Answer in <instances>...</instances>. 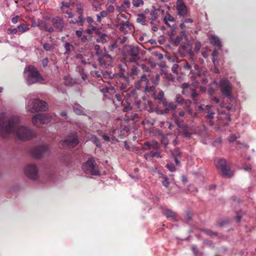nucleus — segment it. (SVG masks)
I'll return each mask as SVG.
<instances>
[{
	"label": "nucleus",
	"mask_w": 256,
	"mask_h": 256,
	"mask_svg": "<svg viewBox=\"0 0 256 256\" xmlns=\"http://www.w3.org/2000/svg\"><path fill=\"white\" fill-rule=\"evenodd\" d=\"M20 119L18 116H6L5 114H0V135L6 136L10 132H14L18 138L22 140H30L36 136V133L30 128L20 126Z\"/></svg>",
	"instance_id": "1"
},
{
	"label": "nucleus",
	"mask_w": 256,
	"mask_h": 256,
	"mask_svg": "<svg viewBox=\"0 0 256 256\" xmlns=\"http://www.w3.org/2000/svg\"><path fill=\"white\" fill-rule=\"evenodd\" d=\"M24 78L28 85L37 83H41L44 78L37 68L34 66L30 65L26 66L24 71Z\"/></svg>",
	"instance_id": "2"
},
{
	"label": "nucleus",
	"mask_w": 256,
	"mask_h": 256,
	"mask_svg": "<svg viewBox=\"0 0 256 256\" xmlns=\"http://www.w3.org/2000/svg\"><path fill=\"white\" fill-rule=\"evenodd\" d=\"M214 83L216 84L217 87L220 89L224 98H227L231 102L234 100V98L232 95L233 86L229 80L226 78H223L218 82L214 80Z\"/></svg>",
	"instance_id": "3"
},
{
	"label": "nucleus",
	"mask_w": 256,
	"mask_h": 256,
	"mask_svg": "<svg viewBox=\"0 0 256 256\" xmlns=\"http://www.w3.org/2000/svg\"><path fill=\"white\" fill-rule=\"evenodd\" d=\"M83 172L91 176H98L100 174L99 166L92 158H90L88 160L84 162L82 166Z\"/></svg>",
	"instance_id": "4"
},
{
	"label": "nucleus",
	"mask_w": 256,
	"mask_h": 256,
	"mask_svg": "<svg viewBox=\"0 0 256 256\" xmlns=\"http://www.w3.org/2000/svg\"><path fill=\"white\" fill-rule=\"evenodd\" d=\"M27 108L30 112L34 113L39 111H46L47 106L46 102L38 98H32L28 101Z\"/></svg>",
	"instance_id": "5"
},
{
	"label": "nucleus",
	"mask_w": 256,
	"mask_h": 256,
	"mask_svg": "<svg viewBox=\"0 0 256 256\" xmlns=\"http://www.w3.org/2000/svg\"><path fill=\"white\" fill-rule=\"evenodd\" d=\"M216 167L220 170L222 174L227 178L232 177L234 172L231 170L229 164L224 158H220L217 162H215Z\"/></svg>",
	"instance_id": "6"
},
{
	"label": "nucleus",
	"mask_w": 256,
	"mask_h": 256,
	"mask_svg": "<svg viewBox=\"0 0 256 256\" xmlns=\"http://www.w3.org/2000/svg\"><path fill=\"white\" fill-rule=\"evenodd\" d=\"M24 172L26 177L30 180H34L38 177V168L34 164H27L24 168Z\"/></svg>",
	"instance_id": "7"
},
{
	"label": "nucleus",
	"mask_w": 256,
	"mask_h": 256,
	"mask_svg": "<svg viewBox=\"0 0 256 256\" xmlns=\"http://www.w3.org/2000/svg\"><path fill=\"white\" fill-rule=\"evenodd\" d=\"M48 146L47 145H42L34 147L31 150L32 156L36 159L43 158L48 152Z\"/></svg>",
	"instance_id": "8"
},
{
	"label": "nucleus",
	"mask_w": 256,
	"mask_h": 256,
	"mask_svg": "<svg viewBox=\"0 0 256 256\" xmlns=\"http://www.w3.org/2000/svg\"><path fill=\"white\" fill-rule=\"evenodd\" d=\"M51 120V118L46 114H39L34 115L32 118V123L34 125H36L38 122L40 124H47Z\"/></svg>",
	"instance_id": "9"
},
{
	"label": "nucleus",
	"mask_w": 256,
	"mask_h": 256,
	"mask_svg": "<svg viewBox=\"0 0 256 256\" xmlns=\"http://www.w3.org/2000/svg\"><path fill=\"white\" fill-rule=\"evenodd\" d=\"M130 49L128 52V54L132 56V58L130 59L129 62H136L140 59L138 56L140 48L138 46H130Z\"/></svg>",
	"instance_id": "10"
},
{
	"label": "nucleus",
	"mask_w": 256,
	"mask_h": 256,
	"mask_svg": "<svg viewBox=\"0 0 256 256\" xmlns=\"http://www.w3.org/2000/svg\"><path fill=\"white\" fill-rule=\"evenodd\" d=\"M79 143V140L76 134H72L64 140V144L68 146L74 148Z\"/></svg>",
	"instance_id": "11"
},
{
	"label": "nucleus",
	"mask_w": 256,
	"mask_h": 256,
	"mask_svg": "<svg viewBox=\"0 0 256 256\" xmlns=\"http://www.w3.org/2000/svg\"><path fill=\"white\" fill-rule=\"evenodd\" d=\"M176 9L178 11V14L180 16H186L188 10L185 5L184 0H178L176 2Z\"/></svg>",
	"instance_id": "12"
},
{
	"label": "nucleus",
	"mask_w": 256,
	"mask_h": 256,
	"mask_svg": "<svg viewBox=\"0 0 256 256\" xmlns=\"http://www.w3.org/2000/svg\"><path fill=\"white\" fill-rule=\"evenodd\" d=\"M52 22L54 28L58 32H62L64 28V22L63 19L59 16H56L52 20Z\"/></svg>",
	"instance_id": "13"
},
{
	"label": "nucleus",
	"mask_w": 256,
	"mask_h": 256,
	"mask_svg": "<svg viewBox=\"0 0 256 256\" xmlns=\"http://www.w3.org/2000/svg\"><path fill=\"white\" fill-rule=\"evenodd\" d=\"M184 38L186 40H188V36L186 35L184 30L181 32L180 34L176 36V38H168L169 42L172 43L174 46H178L180 44L182 40Z\"/></svg>",
	"instance_id": "14"
},
{
	"label": "nucleus",
	"mask_w": 256,
	"mask_h": 256,
	"mask_svg": "<svg viewBox=\"0 0 256 256\" xmlns=\"http://www.w3.org/2000/svg\"><path fill=\"white\" fill-rule=\"evenodd\" d=\"M210 44L218 50H222V44L220 38L215 34H211L210 38Z\"/></svg>",
	"instance_id": "15"
},
{
	"label": "nucleus",
	"mask_w": 256,
	"mask_h": 256,
	"mask_svg": "<svg viewBox=\"0 0 256 256\" xmlns=\"http://www.w3.org/2000/svg\"><path fill=\"white\" fill-rule=\"evenodd\" d=\"M171 155L174 159L175 163L176 166H180V160L182 157V152L178 148H176L173 150H171Z\"/></svg>",
	"instance_id": "16"
},
{
	"label": "nucleus",
	"mask_w": 256,
	"mask_h": 256,
	"mask_svg": "<svg viewBox=\"0 0 256 256\" xmlns=\"http://www.w3.org/2000/svg\"><path fill=\"white\" fill-rule=\"evenodd\" d=\"M73 110L74 113L77 115H86V114L84 112V108L79 104H75L73 106Z\"/></svg>",
	"instance_id": "17"
},
{
	"label": "nucleus",
	"mask_w": 256,
	"mask_h": 256,
	"mask_svg": "<svg viewBox=\"0 0 256 256\" xmlns=\"http://www.w3.org/2000/svg\"><path fill=\"white\" fill-rule=\"evenodd\" d=\"M164 214L168 218H170L172 221L175 220L176 213L170 209H166L162 211Z\"/></svg>",
	"instance_id": "18"
},
{
	"label": "nucleus",
	"mask_w": 256,
	"mask_h": 256,
	"mask_svg": "<svg viewBox=\"0 0 256 256\" xmlns=\"http://www.w3.org/2000/svg\"><path fill=\"white\" fill-rule=\"evenodd\" d=\"M90 140L91 142L96 145V146L98 148H101L102 143L98 138L95 135L92 134L90 136Z\"/></svg>",
	"instance_id": "19"
},
{
	"label": "nucleus",
	"mask_w": 256,
	"mask_h": 256,
	"mask_svg": "<svg viewBox=\"0 0 256 256\" xmlns=\"http://www.w3.org/2000/svg\"><path fill=\"white\" fill-rule=\"evenodd\" d=\"M18 32L20 34L24 33L29 30L28 24H20L18 26Z\"/></svg>",
	"instance_id": "20"
},
{
	"label": "nucleus",
	"mask_w": 256,
	"mask_h": 256,
	"mask_svg": "<svg viewBox=\"0 0 256 256\" xmlns=\"http://www.w3.org/2000/svg\"><path fill=\"white\" fill-rule=\"evenodd\" d=\"M118 67L119 68L120 72L118 73H116V74H115V76H116L118 78H122L124 77L126 70L124 66L121 64H118Z\"/></svg>",
	"instance_id": "21"
},
{
	"label": "nucleus",
	"mask_w": 256,
	"mask_h": 256,
	"mask_svg": "<svg viewBox=\"0 0 256 256\" xmlns=\"http://www.w3.org/2000/svg\"><path fill=\"white\" fill-rule=\"evenodd\" d=\"M139 72V70L138 68L136 66H133L130 71L128 72L127 74L130 76H133L136 75Z\"/></svg>",
	"instance_id": "22"
},
{
	"label": "nucleus",
	"mask_w": 256,
	"mask_h": 256,
	"mask_svg": "<svg viewBox=\"0 0 256 256\" xmlns=\"http://www.w3.org/2000/svg\"><path fill=\"white\" fill-rule=\"evenodd\" d=\"M115 74H116V73L113 74L112 72H106L103 73V76L105 78H108L110 79L117 78Z\"/></svg>",
	"instance_id": "23"
},
{
	"label": "nucleus",
	"mask_w": 256,
	"mask_h": 256,
	"mask_svg": "<svg viewBox=\"0 0 256 256\" xmlns=\"http://www.w3.org/2000/svg\"><path fill=\"white\" fill-rule=\"evenodd\" d=\"M106 36L107 35L106 34H102L98 38H97L96 42L98 43L101 42L102 44L106 42L107 41L106 38Z\"/></svg>",
	"instance_id": "24"
},
{
	"label": "nucleus",
	"mask_w": 256,
	"mask_h": 256,
	"mask_svg": "<svg viewBox=\"0 0 256 256\" xmlns=\"http://www.w3.org/2000/svg\"><path fill=\"white\" fill-rule=\"evenodd\" d=\"M202 232H204L205 234H206L207 235L210 236H217L218 234L216 232H214V231H212L208 229H203L202 230Z\"/></svg>",
	"instance_id": "25"
},
{
	"label": "nucleus",
	"mask_w": 256,
	"mask_h": 256,
	"mask_svg": "<svg viewBox=\"0 0 256 256\" xmlns=\"http://www.w3.org/2000/svg\"><path fill=\"white\" fill-rule=\"evenodd\" d=\"M102 56L104 58L107 59L108 62L109 63L112 62L113 60L112 56L108 54L105 48H104V54H102Z\"/></svg>",
	"instance_id": "26"
},
{
	"label": "nucleus",
	"mask_w": 256,
	"mask_h": 256,
	"mask_svg": "<svg viewBox=\"0 0 256 256\" xmlns=\"http://www.w3.org/2000/svg\"><path fill=\"white\" fill-rule=\"evenodd\" d=\"M36 26H38L40 29H44L45 30L47 26L46 22L43 20H40L36 24Z\"/></svg>",
	"instance_id": "27"
},
{
	"label": "nucleus",
	"mask_w": 256,
	"mask_h": 256,
	"mask_svg": "<svg viewBox=\"0 0 256 256\" xmlns=\"http://www.w3.org/2000/svg\"><path fill=\"white\" fill-rule=\"evenodd\" d=\"M176 102L178 104H182L184 101V99L180 94H176L175 97Z\"/></svg>",
	"instance_id": "28"
},
{
	"label": "nucleus",
	"mask_w": 256,
	"mask_h": 256,
	"mask_svg": "<svg viewBox=\"0 0 256 256\" xmlns=\"http://www.w3.org/2000/svg\"><path fill=\"white\" fill-rule=\"evenodd\" d=\"M98 61L100 63V64L101 65V66H106V64H107V63H108V62L106 58H104L102 56H100L98 58Z\"/></svg>",
	"instance_id": "29"
},
{
	"label": "nucleus",
	"mask_w": 256,
	"mask_h": 256,
	"mask_svg": "<svg viewBox=\"0 0 256 256\" xmlns=\"http://www.w3.org/2000/svg\"><path fill=\"white\" fill-rule=\"evenodd\" d=\"M150 156L151 158L156 157L157 158H162V155H161V154H160V152H158V151L153 152V151H152V152H150Z\"/></svg>",
	"instance_id": "30"
},
{
	"label": "nucleus",
	"mask_w": 256,
	"mask_h": 256,
	"mask_svg": "<svg viewBox=\"0 0 256 256\" xmlns=\"http://www.w3.org/2000/svg\"><path fill=\"white\" fill-rule=\"evenodd\" d=\"M228 223H229V220H227V219L222 220H221L220 221L218 222L216 224V226L218 227H222Z\"/></svg>",
	"instance_id": "31"
},
{
	"label": "nucleus",
	"mask_w": 256,
	"mask_h": 256,
	"mask_svg": "<svg viewBox=\"0 0 256 256\" xmlns=\"http://www.w3.org/2000/svg\"><path fill=\"white\" fill-rule=\"evenodd\" d=\"M152 148V144L148 142H146L144 144L142 150H150Z\"/></svg>",
	"instance_id": "32"
},
{
	"label": "nucleus",
	"mask_w": 256,
	"mask_h": 256,
	"mask_svg": "<svg viewBox=\"0 0 256 256\" xmlns=\"http://www.w3.org/2000/svg\"><path fill=\"white\" fill-rule=\"evenodd\" d=\"M176 26L174 25H172L171 27V31L168 32V34L169 36V38H174L175 34Z\"/></svg>",
	"instance_id": "33"
},
{
	"label": "nucleus",
	"mask_w": 256,
	"mask_h": 256,
	"mask_svg": "<svg viewBox=\"0 0 256 256\" xmlns=\"http://www.w3.org/2000/svg\"><path fill=\"white\" fill-rule=\"evenodd\" d=\"M130 24L128 22H122L120 24V30H124L126 28H129Z\"/></svg>",
	"instance_id": "34"
},
{
	"label": "nucleus",
	"mask_w": 256,
	"mask_h": 256,
	"mask_svg": "<svg viewBox=\"0 0 256 256\" xmlns=\"http://www.w3.org/2000/svg\"><path fill=\"white\" fill-rule=\"evenodd\" d=\"M132 4L134 7H139L140 5H142L144 4V2L142 0H133Z\"/></svg>",
	"instance_id": "35"
},
{
	"label": "nucleus",
	"mask_w": 256,
	"mask_h": 256,
	"mask_svg": "<svg viewBox=\"0 0 256 256\" xmlns=\"http://www.w3.org/2000/svg\"><path fill=\"white\" fill-rule=\"evenodd\" d=\"M166 167L171 172H176V168L172 164H168Z\"/></svg>",
	"instance_id": "36"
},
{
	"label": "nucleus",
	"mask_w": 256,
	"mask_h": 256,
	"mask_svg": "<svg viewBox=\"0 0 256 256\" xmlns=\"http://www.w3.org/2000/svg\"><path fill=\"white\" fill-rule=\"evenodd\" d=\"M156 99L158 100L160 102L165 99L164 96V92L162 90L159 92L158 94Z\"/></svg>",
	"instance_id": "37"
},
{
	"label": "nucleus",
	"mask_w": 256,
	"mask_h": 256,
	"mask_svg": "<svg viewBox=\"0 0 256 256\" xmlns=\"http://www.w3.org/2000/svg\"><path fill=\"white\" fill-rule=\"evenodd\" d=\"M164 19L166 20L167 21L172 22H174L175 21L174 18L169 13H166Z\"/></svg>",
	"instance_id": "38"
},
{
	"label": "nucleus",
	"mask_w": 256,
	"mask_h": 256,
	"mask_svg": "<svg viewBox=\"0 0 256 256\" xmlns=\"http://www.w3.org/2000/svg\"><path fill=\"white\" fill-rule=\"evenodd\" d=\"M160 148L159 144L156 140H153L152 144V148L157 150Z\"/></svg>",
	"instance_id": "39"
},
{
	"label": "nucleus",
	"mask_w": 256,
	"mask_h": 256,
	"mask_svg": "<svg viewBox=\"0 0 256 256\" xmlns=\"http://www.w3.org/2000/svg\"><path fill=\"white\" fill-rule=\"evenodd\" d=\"M163 178L164 180L162 181V184L165 187L168 188L170 184L168 179L166 176H165L163 177Z\"/></svg>",
	"instance_id": "40"
},
{
	"label": "nucleus",
	"mask_w": 256,
	"mask_h": 256,
	"mask_svg": "<svg viewBox=\"0 0 256 256\" xmlns=\"http://www.w3.org/2000/svg\"><path fill=\"white\" fill-rule=\"evenodd\" d=\"M141 81L146 82L147 83L148 82V78H146V74H142L141 76L140 80H138L137 82V84H136V87H137V85L138 84H140Z\"/></svg>",
	"instance_id": "41"
},
{
	"label": "nucleus",
	"mask_w": 256,
	"mask_h": 256,
	"mask_svg": "<svg viewBox=\"0 0 256 256\" xmlns=\"http://www.w3.org/2000/svg\"><path fill=\"white\" fill-rule=\"evenodd\" d=\"M7 32L8 34H16L18 32V28L17 27L16 28H14L13 29H8Z\"/></svg>",
	"instance_id": "42"
},
{
	"label": "nucleus",
	"mask_w": 256,
	"mask_h": 256,
	"mask_svg": "<svg viewBox=\"0 0 256 256\" xmlns=\"http://www.w3.org/2000/svg\"><path fill=\"white\" fill-rule=\"evenodd\" d=\"M43 48L46 51H51L52 50V46L48 44V43H45L43 44Z\"/></svg>",
	"instance_id": "43"
},
{
	"label": "nucleus",
	"mask_w": 256,
	"mask_h": 256,
	"mask_svg": "<svg viewBox=\"0 0 256 256\" xmlns=\"http://www.w3.org/2000/svg\"><path fill=\"white\" fill-rule=\"evenodd\" d=\"M180 48H182L184 50H185L186 52H190V53L191 54H192V52L190 50V48H189V46H186L185 44H182L180 46Z\"/></svg>",
	"instance_id": "44"
},
{
	"label": "nucleus",
	"mask_w": 256,
	"mask_h": 256,
	"mask_svg": "<svg viewBox=\"0 0 256 256\" xmlns=\"http://www.w3.org/2000/svg\"><path fill=\"white\" fill-rule=\"evenodd\" d=\"M76 58V59H80L81 60V62L82 64H86V62L84 60V57H83V56L80 54H76V56H75Z\"/></svg>",
	"instance_id": "45"
},
{
	"label": "nucleus",
	"mask_w": 256,
	"mask_h": 256,
	"mask_svg": "<svg viewBox=\"0 0 256 256\" xmlns=\"http://www.w3.org/2000/svg\"><path fill=\"white\" fill-rule=\"evenodd\" d=\"M70 46H71V45L69 42H66V44H64V48L66 50V51L65 52V54H68L70 53Z\"/></svg>",
	"instance_id": "46"
},
{
	"label": "nucleus",
	"mask_w": 256,
	"mask_h": 256,
	"mask_svg": "<svg viewBox=\"0 0 256 256\" xmlns=\"http://www.w3.org/2000/svg\"><path fill=\"white\" fill-rule=\"evenodd\" d=\"M214 112L212 110H208V114L206 116V118L208 120L212 119L214 118Z\"/></svg>",
	"instance_id": "47"
},
{
	"label": "nucleus",
	"mask_w": 256,
	"mask_h": 256,
	"mask_svg": "<svg viewBox=\"0 0 256 256\" xmlns=\"http://www.w3.org/2000/svg\"><path fill=\"white\" fill-rule=\"evenodd\" d=\"M150 19L152 20V21H154L157 18V14L154 11L152 10L150 12Z\"/></svg>",
	"instance_id": "48"
},
{
	"label": "nucleus",
	"mask_w": 256,
	"mask_h": 256,
	"mask_svg": "<svg viewBox=\"0 0 256 256\" xmlns=\"http://www.w3.org/2000/svg\"><path fill=\"white\" fill-rule=\"evenodd\" d=\"M178 64H174L172 68V72L177 74L178 73Z\"/></svg>",
	"instance_id": "49"
},
{
	"label": "nucleus",
	"mask_w": 256,
	"mask_h": 256,
	"mask_svg": "<svg viewBox=\"0 0 256 256\" xmlns=\"http://www.w3.org/2000/svg\"><path fill=\"white\" fill-rule=\"evenodd\" d=\"M236 139L237 137L234 134H232L229 136L228 141L229 142H232L236 141Z\"/></svg>",
	"instance_id": "50"
},
{
	"label": "nucleus",
	"mask_w": 256,
	"mask_h": 256,
	"mask_svg": "<svg viewBox=\"0 0 256 256\" xmlns=\"http://www.w3.org/2000/svg\"><path fill=\"white\" fill-rule=\"evenodd\" d=\"M136 22L140 23L142 25H145L146 24V22H145V18H136Z\"/></svg>",
	"instance_id": "51"
},
{
	"label": "nucleus",
	"mask_w": 256,
	"mask_h": 256,
	"mask_svg": "<svg viewBox=\"0 0 256 256\" xmlns=\"http://www.w3.org/2000/svg\"><path fill=\"white\" fill-rule=\"evenodd\" d=\"M155 86H152L150 87H148V86H146L145 87V90L146 92H154L155 90Z\"/></svg>",
	"instance_id": "52"
},
{
	"label": "nucleus",
	"mask_w": 256,
	"mask_h": 256,
	"mask_svg": "<svg viewBox=\"0 0 256 256\" xmlns=\"http://www.w3.org/2000/svg\"><path fill=\"white\" fill-rule=\"evenodd\" d=\"M96 30V28L95 27V26H92V29H87V30H86L84 31V33H86V34H92V31H94L95 30Z\"/></svg>",
	"instance_id": "53"
},
{
	"label": "nucleus",
	"mask_w": 256,
	"mask_h": 256,
	"mask_svg": "<svg viewBox=\"0 0 256 256\" xmlns=\"http://www.w3.org/2000/svg\"><path fill=\"white\" fill-rule=\"evenodd\" d=\"M132 110V107L130 106V103H128L127 105L124 108V109L123 111L124 112H128L129 110Z\"/></svg>",
	"instance_id": "54"
},
{
	"label": "nucleus",
	"mask_w": 256,
	"mask_h": 256,
	"mask_svg": "<svg viewBox=\"0 0 256 256\" xmlns=\"http://www.w3.org/2000/svg\"><path fill=\"white\" fill-rule=\"evenodd\" d=\"M191 91H192V92H191L192 98H194L198 96V94H197L195 89L192 88V89H191Z\"/></svg>",
	"instance_id": "55"
},
{
	"label": "nucleus",
	"mask_w": 256,
	"mask_h": 256,
	"mask_svg": "<svg viewBox=\"0 0 256 256\" xmlns=\"http://www.w3.org/2000/svg\"><path fill=\"white\" fill-rule=\"evenodd\" d=\"M80 22V26H83L84 24V18H83V16H79L78 20Z\"/></svg>",
	"instance_id": "56"
},
{
	"label": "nucleus",
	"mask_w": 256,
	"mask_h": 256,
	"mask_svg": "<svg viewBox=\"0 0 256 256\" xmlns=\"http://www.w3.org/2000/svg\"><path fill=\"white\" fill-rule=\"evenodd\" d=\"M102 137L105 142H108L110 140V136L105 133H104Z\"/></svg>",
	"instance_id": "57"
},
{
	"label": "nucleus",
	"mask_w": 256,
	"mask_h": 256,
	"mask_svg": "<svg viewBox=\"0 0 256 256\" xmlns=\"http://www.w3.org/2000/svg\"><path fill=\"white\" fill-rule=\"evenodd\" d=\"M192 250L194 255L196 254V253H198V251L199 250L196 245H192Z\"/></svg>",
	"instance_id": "58"
},
{
	"label": "nucleus",
	"mask_w": 256,
	"mask_h": 256,
	"mask_svg": "<svg viewBox=\"0 0 256 256\" xmlns=\"http://www.w3.org/2000/svg\"><path fill=\"white\" fill-rule=\"evenodd\" d=\"M48 58H45L42 60V64L44 68L48 66Z\"/></svg>",
	"instance_id": "59"
},
{
	"label": "nucleus",
	"mask_w": 256,
	"mask_h": 256,
	"mask_svg": "<svg viewBox=\"0 0 256 256\" xmlns=\"http://www.w3.org/2000/svg\"><path fill=\"white\" fill-rule=\"evenodd\" d=\"M76 12L78 14L79 16H83V10L82 8L77 7L76 8Z\"/></svg>",
	"instance_id": "60"
},
{
	"label": "nucleus",
	"mask_w": 256,
	"mask_h": 256,
	"mask_svg": "<svg viewBox=\"0 0 256 256\" xmlns=\"http://www.w3.org/2000/svg\"><path fill=\"white\" fill-rule=\"evenodd\" d=\"M80 40L82 42H86L88 41V38L86 35L83 34L80 38Z\"/></svg>",
	"instance_id": "61"
},
{
	"label": "nucleus",
	"mask_w": 256,
	"mask_h": 256,
	"mask_svg": "<svg viewBox=\"0 0 256 256\" xmlns=\"http://www.w3.org/2000/svg\"><path fill=\"white\" fill-rule=\"evenodd\" d=\"M168 107H169L170 108L173 110H174L176 108L177 106L174 104L172 102H168Z\"/></svg>",
	"instance_id": "62"
},
{
	"label": "nucleus",
	"mask_w": 256,
	"mask_h": 256,
	"mask_svg": "<svg viewBox=\"0 0 256 256\" xmlns=\"http://www.w3.org/2000/svg\"><path fill=\"white\" fill-rule=\"evenodd\" d=\"M186 222H188L192 219V214L190 212H188L186 213Z\"/></svg>",
	"instance_id": "63"
},
{
	"label": "nucleus",
	"mask_w": 256,
	"mask_h": 256,
	"mask_svg": "<svg viewBox=\"0 0 256 256\" xmlns=\"http://www.w3.org/2000/svg\"><path fill=\"white\" fill-rule=\"evenodd\" d=\"M190 84L186 83V82H184V83L182 84V89L187 90L190 87Z\"/></svg>",
	"instance_id": "64"
}]
</instances>
